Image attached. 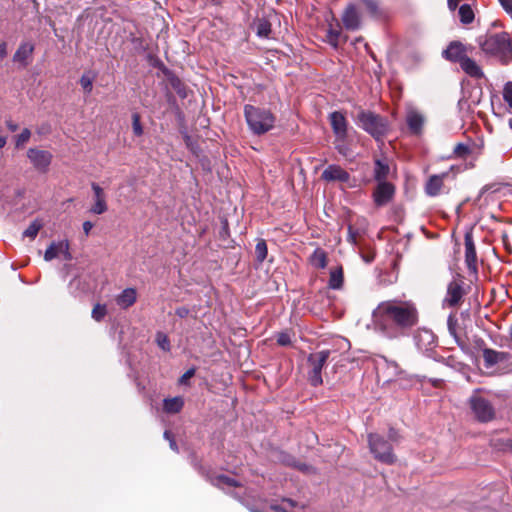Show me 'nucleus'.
Here are the masks:
<instances>
[{
  "instance_id": "4c0bfd02",
  "label": "nucleus",
  "mask_w": 512,
  "mask_h": 512,
  "mask_svg": "<svg viewBox=\"0 0 512 512\" xmlns=\"http://www.w3.org/2000/svg\"><path fill=\"white\" fill-rule=\"evenodd\" d=\"M156 342L162 350H164V351L170 350V341L166 334H164L162 332H158L156 335Z\"/></svg>"
},
{
  "instance_id": "f3484780",
  "label": "nucleus",
  "mask_w": 512,
  "mask_h": 512,
  "mask_svg": "<svg viewBox=\"0 0 512 512\" xmlns=\"http://www.w3.org/2000/svg\"><path fill=\"white\" fill-rule=\"evenodd\" d=\"M442 56L451 62L461 63L462 59L466 57L465 47L462 43L454 41L442 52Z\"/></svg>"
},
{
  "instance_id": "58836bf2",
  "label": "nucleus",
  "mask_w": 512,
  "mask_h": 512,
  "mask_svg": "<svg viewBox=\"0 0 512 512\" xmlns=\"http://www.w3.org/2000/svg\"><path fill=\"white\" fill-rule=\"evenodd\" d=\"M132 129L136 136H141L143 134V127L140 122V116L137 113L132 115Z\"/></svg>"
},
{
  "instance_id": "7c9ffc66",
  "label": "nucleus",
  "mask_w": 512,
  "mask_h": 512,
  "mask_svg": "<svg viewBox=\"0 0 512 512\" xmlns=\"http://www.w3.org/2000/svg\"><path fill=\"white\" fill-rule=\"evenodd\" d=\"M42 226L43 224L40 220H34L33 222L30 223L27 229H25V231L23 232V236L28 237L32 240L35 239Z\"/></svg>"
},
{
  "instance_id": "4d7b16f0",
  "label": "nucleus",
  "mask_w": 512,
  "mask_h": 512,
  "mask_svg": "<svg viewBox=\"0 0 512 512\" xmlns=\"http://www.w3.org/2000/svg\"><path fill=\"white\" fill-rule=\"evenodd\" d=\"M424 334L429 338H433V335L429 331H424Z\"/></svg>"
},
{
  "instance_id": "a19ab883",
  "label": "nucleus",
  "mask_w": 512,
  "mask_h": 512,
  "mask_svg": "<svg viewBox=\"0 0 512 512\" xmlns=\"http://www.w3.org/2000/svg\"><path fill=\"white\" fill-rule=\"evenodd\" d=\"M503 98L508 103L509 107L512 108V82H508L504 86Z\"/></svg>"
},
{
  "instance_id": "20e7f679",
  "label": "nucleus",
  "mask_w": 512,
  "mask_h": 512,
  "mask_svg": "<svg viewBox=\"0 0 512 512\" xmlns=\"http://www.w3.org/2000/svg\"><path fill=\"white\" fill-rule=\"evenodd\" d=\"M484 51L506 57L512 54V43L508 33H499L488 36L482 44Z\"/></svg>"
},
{
  "instance_id": "423d86ee",
  "label": "nucleus",
  "mask_w": 512,
  "mask_h": 512,
  "mask_svg": "<svg viewBox=\"0 0 512 512\" xmlns=\"http://www.w3.org/2000/svg\"><path fill=\"white\" fill-rule=\"evenodd\" d=\"M330 352L328 350H322L316 353H312L308 357V364L310 371L308 372V379L311 385L319 386L322 384L321 372L326 364Z\"/></svg>"
},
{
  "instance_id": "e433bc0d",
  "label": "nucleus",
  "mask_w": 512,
  "mask_h": 512,
  "mask_svg": "<svg viewBox=\"0 0 512 512\" xmlns=\"http://www.w3.org/2000/svg\"><path fill=\"white\" fill-rule=\"evenodd\" d=\"M359 5L364 8L368 13L375 14L377 12L378 4L376 0H358Z\"/></svg>"
},
{
  "instance_id": "3c124183",
  "label": "nucleus",
  "mask_w": 512,
  "mask_h": 512,
  "mask_svg": "<svg viewBox=\"0 0 512 512\" xmlns=\"http://www.w3.org/2000/svg\"><path fill=\"white\" fill-rule=\"evenodd\" d=\"M362 258L366 263H370L374 260V253L362 254Z\"/></svg>"
},
{
  "instance_id": "c03bdc74",
  "label": "nucleus",
  "mask_w": 512,
  "mask_h": 512,
  "mask_svg": "<svg viewBox=\"0 0 512 512\" xmlns=\"http://www.w3.org/2000/svg\"><path fill=\"white\" fill-rule=\"evenodd\" d=\"M195 375V369L191 368L187 370L179 379V383L184 385L186 384L190 378H192Z\"/></svg>"
},
{
  "instance_id": "49530a36",
  "label": "nucleus",
  "mask_w": 512,
  "mask_h": 512,
  "mask_svg": "<svg viewBox=\"0 0 512 512\" xmlns=\"http://www.w3.org/2000/svg\"><path fill=\"white\" fill-rule=\"evenodd\" d=\"M499 2L507 13L512 11V0H499Z\"/></svg>"
},
{
  "instance_id": "bb28decb",
  "label": "nucleus",
  "mask_w": 512,
  "mask_h": 512,
  "mask_svg": "<svg viewBox=\"0 0 512 512\" xmlns=\"http://www.w3.org/2000/svg\"><path fill=\"white\" fill-rule=\"evenodd\" d=\"M389 171V165L385 161L379 159L375 161L374 177L377 181L385 182L384 180L387 178Z\"/></svg>"
},
{
  "instance_id": "8fccbe9b",
  "label": "nucleus",
  "mask_w": 512,
  "mask_h": 512,
  "mask_svg": "<svg viewBox=\"0 0 512 512\" xmlns=\"http://www.w3.org/2000/svg\"><path fill=\"white\" fill-rule=\"evenodd\" d=\"M388 438L390 441L397 442L399 439L398 433L394 429L389 430Z\"/></svg>"
},
{
  "instance_id": "393cba45",
  "label": "nucleus",
  "mask_w": 512,
  "mask_h": 512,
  "mask_svg": "<svg viewBox=\"0 0 512 512\" xmlns=\"http://www.w3.org/2000/svg\"><path fill=\"white\" fill-rule=\"evenodd\" d=\"M212 484L222 490L238 487L240 484L234 479L226 475H217L212 479Z\"/></svg>"
},
{
  "instance_id": "cd10ccee",
  "label": "nucleus",
  "mask_w": 512,
  "mask_h": 512,
  "mask_svg": "<svg viewBox=\"0 0 512 512\" xmlns=\"http://www.w3.org/2000/svg\"><path fill=\"white\" fill-rule=\"evenodd\" d=\"M483 358L487 367H491L503 360V353L497 352L492 349H485L483 351Z\"/></svg>"
},
{
  "instance_id": "dca6fc26",
  "label": "nucleus",
  "mask_w": 512,
  "mask_h": 512,
  "mask_svg": "<svg viewBox=\"0 0 512 512\" xmlns=\"http://www.w3.org/2000/svg\"><path fill=\"white\" fill-rule=\"evenodd\" d=\"M465 263L469 272L473 275H477V255L473 239L470 235L465 236Z\"/></svg>"
},
{
  "instance_id": "f257e3e1",
  "label": "nucleus",
  "mask_w": 512,
  "mask_h": 512,
  "mask_svg": "<svg viewBox=\"0 0 512 512\" xmlns=\"http://www.w3.org/2000/svg\"><path fill=\"white\" fill-rule=\"evenodd\" d=\"M372 318L377 330L389 339H396L417 325L419 313L412 301L393 299L379 303Z\"/></svg>"
},
{
  "instance_id": "a878e982",
  "label": "nucleus",
  "mask_w": 512,
  "mask_h": 512,
  "mask_svg": "<svg viewBox=\"0 0 512 512\" xmlns=\"http://www.w3.org/2000/svg\"><path fill=\"white\" fill-rule=\"evenodd\" d=\"M184 406V400L181 397L164 399L163 408L167 413H178Z\"/></svg>"
},
{
  "instance_id": "1a4fd4ad",
  "label": "nucleus",
  "mask_w": 512,
  "mask_h": 512,
  "mask_svg": "<svg viewBox=\"0 0 512 512\" xmlns=\"http://www.w3.org/2000/svg\"><path fill=\"white\" fill-rule=\"evenodd\" d=\"M464 296L463 282L452 280L447 286L446 296L443 300L444 307H457Z\"/></svg>"
},
{
  "instance_id": "412c9836",
  "label": "nucleus",
  "mask_w": 512,
  "mask_h": 512,
  "mask_svg": "<svg viewBox=\"0 0 512 512\" xmlns=\"http://www.w3.org/2000/svg\"><path fill=\"white\" fill-rule=\"evenodd\" d=\"M344 26L349 30H355L360 25V17L353 5H349L342 16Z\"/></svg>"
},
{
  "instance_id": "6e6d98bb",
  "label": "nucleus",
  "mask_w": 512,
  "mask_h": 512,
  "mask_svg": "<svg viewBox=\"0 0 512 512\" xmlns=\"http://www.w3.org/2000/svg\"><path fill=\"white\" fill-rule=\"evenodd\" d=\"M164 437L170 441V440H171V438H170V432H169V431H165V433H164Z\"/></svg>"
},
{
  "instance_id": "a18cd8bd",
  "label": "nucleus",
  "mask_w": 512,
  "mask_h": 512,
  "mask_svg": "<svg viewBox=\"0 0 512 512\" xmlns=\"http://www.w3.org/2000/svg\"><path fill=\"white\" fill-rule=\"evenodd\" d=\"M8 55V45L6 42L0 43V62Z\"/></svg>"
},
{
  "instance_id": "9d476101",
  "label": "nucleus",
  "mask_w": 512,
  "mask_h": 512,
  "mask_svg": "<svg viewBox=\"0 0 512 512\" xmlns=\"http://www.w3.org/2000/svg\"><path fill=\"white\" fill-rule=\"evenodd\" d=\"M329 120L333 133L335 134L336 141H345L348 133V122L344 114L339 111L332 112L329 116Z\"/></svg>"
},
{
  "instance_id": "de8ad7c7",
  "label": "nucleus",
  "mask_w": 512,
  "mask_h": 512,
  "mask_svg": "<svg viewBox=\"0 0 512 512\" xmlns=\"http://www.w3.org/2000/svg\"><path fill=\"white\" fill-rule=\"evenodd\" d=\"M5 124L7 126V128L11 131V132H15L17 129H18V125L17 123H15L14 121H12L11 119H7L5 121Z\"/></svg>"
},
{
  "instance_id": "864d4df0",
  "label": "nucleus",
  "mask_w": 512,
  "mask_h": 512,
  "mask_svg": "<svg viewBox=\"0 0 512 512\" xmlns=\"http://www.w3.org/2000/svg\"><path fill=\"white\" fill-rule=\"evenodd\" d=\"M349 241H351L352 243L356 242L355 235L352 232V228L351 227H349Z\"/></svg>"
},
{
  "instance_id": "ddd939ff",
  "label": "nucleus",
  "mask_w": 512,
  "mask_h": 512,
  "mask_svg": "<svg viewBox=\"0 0 512 512\" xmlns=\"http://www.w3.org/2000/svg\"><path fill=\"white\" fill-rule=\"evenodd\" d=\"M59 255H63L64 259L67 261L72 259V255L70 253V244L68 240L52 242L44 253V259L45 261H51L57 258Z\"/></svg>"
},
{
  "instance_id": "c756f323",
  "label": "nucleus",
  "mask_w": 512,
  "mask_h": 512,
  "mask_svg": "<svg viewBox=\"0 0 512 512\" xmlns=\"http://www.w3.org/2000/svg\"><path fill=\"white\" fill-rule=\"evenodd\" d=\"M459 16L462 23L469 24L474 19V12L468 4H464L459 8Z\"/></svg>"
},
{
  "instance_id": "c9c22d12",
  "label": "nucleus",
  "mask_w": 512,
  "mask_h": 512,
  "mask_svg": "<svg viewBox=\"0 0 512 512\" xmlns=\"http://www.w3.org/2000/svg\"><path fill=\"white\" fill-rule=\"evenodd\" d=\"M106 314H107L106 305L98 303L93 307L91 316L95 321L100 322L103 320V318L106 316Z\"/></svg>"
},
{
  "instance_id": "79ce46f5",
  "label": "nucleus",
  "mask_w": 512,
  "mask_h": 512,
  "mask_svg": "<svg viewBox=\"0 0 512 512\" xmlns=\"http://www.w3.org/2000/svg\"><path fill=\"white\" fill-rule=\"evenodd\" d=\"M277 343L280 346H288L291 344V336L288 332H281L277 335Z\"/></svg>"
},
{
  "instance_id": "ea45409f",
  "label": "nucleus",
  "mask_w": 512,
  "mask_h": 512,
  "mask_svg": "<svg viewBox=\"0 0 512 512\" xmlns=\"http://www.w3.org/2000/svg\"><path fill=\"white\" fill-rule=\"evenodd\" d=\"M470 152L471 151H470L469 147L463 143L457 144L454 148L455 156L460 157V158L466 157L467 155L470 154Z\"/></svg>"
},
{
  "instance_id": "2eb2a0df",
  "label": "nucleus",
  "mask_w": 512,
  "mask_h": 512,
  "mask_svg": "<svg viewBox=\"0 0 512 512\" xmlns=\"http://www.w3.org/2000/svg\"><path fill=\"white\" fill-rule=\"evenodd\" d=\"M91 188L94 193V204L91 206L90 212L92 214L101 215L108 209L105 192L103 188L94 182L91 184Z\"/></svg>"
},
{
  "instance_id": "603ef678",
  "label": "nucleus",
  "mask_w": 512,
  "mask_h": 512,
  "mask_svg": "<svg viewBox=\"0 0 512 512\" xmlns=\"http://www.w3.org/2000/svg\"><path fill=\"white\" fill-rule=\"evenodd\" d=\"M458 6V0H448V7L451 10H455Z\"/></svg>"
},
{
  "instance_id": "7ed1b4c3",
  "label": "nucleus",
  "mask_w": 512,
  "mask_h": 512,
  "mask_svg": "<svg viewBox=\"0 0 512 512\" xmlns=\"http://www.w3.org/2000/svg\"><path fill=\"white\" fill-rule=\"evenodd\" d=\"M356 123L377 140L383 137L388 130L386 120L370 111H360Z\"/></svg>"
},
{
  "instance_id": "13d9d810",
  "label": "nucleus",
  "mask_w": 512,
  "mask_h": 512,
  "mask_svg": "<svg viewBox=\"0 0 512 512\" xmlns=\"http://www.w3.org/2000/svg\"><path fill=\"white\" fill-rule=\"evenodd\" d=\"M509 126L512 129V118L509 120Z\"/></svg>"
},
{
  "instance_id": "f8f14e48",
  "label": "nucleus",
  "mask_w": 512,
  "mask_h": 512,
  "mask_svg": "<svg viewBox=\"0 0 512 512\" xmlns=\"http://www.w3.org/2000/svg\"><path fill=\"white\" fill-rule=\"evenodd\" d=\"M35 45L31 41H23L13 55V62L26 68L32 61Z\"/></svg>"
},
{
  "instance_id": "6ab92c4d",
  "label": "nucleus",
  "mask_w": 512,
  "mask_h": 512,
  "mask_svg": "<svg viewBox=\"0 0 512 512\" xmlns=\"http://www.w3.org/2000/svg\"><path fill=\"white\" fill-rule=\"evenodd\" d=\"M448 176V172H444L440 175H432L429 177L426 185L425 192L429 196H437L443 186L444 179Z\"/></svg>"
},
{
  "instance_id": "0eeeda50",
  "label": "nucleus",
  "mask_w": 512,
  "mask_h": 512,
  "mask_svg": "<svg viewBox=\"0 0 512 512\" xmlns=\"http://www.w3.org/2000/svg\"><path fill=\"white\" fill-rule=\"evenodd\" d=\"M470 406L479 421L488 422L494 418L495 412L492 405L483 397L474 394L470 398Z\"/></svg>"
},
{
  "instance_id": "4be33fe9",
  "label": "nucleus",
  "mask_w": 512,
  "mask_h": 512,
  "mask_svg": "<svg viewBox=\"0 0 512 512\" xmlns=\"http://www.w3.org/2000/svg\"><path fill=\"white\" fill-rule=\"evenodd\" d=\"M270 509L275 512H304V505L291 499H283L281 503L271 505Z\"/></svg>"
},
{
  "instance_id": "4468645a",
  "label": "nucleus",
  "mask_w": 512,
  "mask_h": 512,
  "mask_svg": "<svg viewBox=\"0 0 512 512\" xmlns=\"http://www.w3.org/2000/svg\"><path fill=\"white\" fill-rule=\"evenodd\" d=\"M394 195V186L388 182H379L376 187L373 198L377 206L388 204Z\"/></svg>"
},
{
  "instance_id": "72a5a7b5",
  "label": "nucleus",
  "mask_w": 512,
  "mask_h": 512,
  "mask_svg": "<svg viewBox=\"0 0 512 512\" xmlns=\"http://www.w3.org/2000/svg\"><path fill=\"white\" fill-rule=\"evenodd\" d=\"M94 75L90 72L84 73L80 78V85L86 93H91L93 88Z\"/></svg>"
},
{
  "instance_id": "39448f33",
  "label": "nucleus",
  "mask_w": 512,
  "mask_h": 512,
  "mask_svg": "<svg viewBox=\"0 0 512 512\" xmlns=\"http://www.w3.org/2000/svg\"><path fill=\"white\" fill-rule=\"evenodd\" d=\"M368 442L374 457L385 464H393L396 460L391 444L378 434H369Z\"/></svg>"
},
{
  "instance_id": "f03ea898",
  "label": "nucleus",
  "mask_w": 512,
  "mask_h": 512,
  "mask_svg": "<svg viewBox=\"0 0 512 512\" xmlns=\"http://www.w3.org/2000/svg\"><path fill=\"white\" fill-rule=\"evenodd\" d=\"M244 114L247 124L254 134H264L274 127L275 118L269 110L246 105Z\"/></svg>"
},
{
  "instance_id": "c85d7f7f",
  "label": "nucleus",
  "mask_w": 512,
  "mask_h": 512,
  "mask_svg": "<svg viewBox=\"0 0 512 512\" xmlns=\"http://www.w3.org/2000/svg\"><path fill=\"white\" fill-rule=\"evenodd\" d=\"M343 285V270L338 267L330 272L329 287L332 289H340Z\"/></svg>"
},
{
  "instance_id": "b1692460",
  "label": "nucleus",
  "mask_w": 512,
  "mask_h": 512,
  "mask_svg": "<svg viewBox=\"0 0 512 512\" xmlns=\"http://www.w3.org/2000/svg\"><path fill=\"white\" fill-rule=\"evenodd\" d=\"M309 262L317 269H324L327 266V253L321 248H316L309 257Z\"/></svg>"
},
{
  "instance_id": "f704fd0d",
  "label": "nucleus",
  "mask_w": 512,
  "mask_h": 512,
  "mask_svg": "<svg viewBox=\"0 0 512 512\" xmlns=\"http://www.w3.org/2000/svg\"><path fill=\"white\" fill-rule=\"evenodd\" d=\"M31 138V131L28 128H24L20 134L15 136V146L17 148L23 147L26 143L29 142Z\"/></svg>"
},
{
  "instance_id": "6e6552de",
  "label": "nucleus",
  "mask_w": 512,
  "mask_h": 512,
  "mask_svg": "<svg viewBox=\"0 0 512 512\" xmlns=\"http://www.w3.org/2000/svg\"><path fill=\"white\" fill-rule=\"evenodd\" d=\"M27 158L37 171L45 173L49 169L53 156L47 150L29 148Z\"/></svg>"
},
{
  "instance_id": "37998d69",
  "label": "nucleus",
  "mask_w": 512,
  "mask_h": 512,
  "mask_svg": "<svg viewBox=\"0 0 512 512\" xmlns=\"http://www.w3.org/2000/svg\"><path fill=\"white\" fill-rule=\"evenodd\" d=\"M345 141L343 142H338L336 141L335 143V148L337 149V151L343 155V156H348L349 155V148L347 147V145L344 143Z\"/></svg>"
},
{
  "instance_id": "5fc2aeb1",
  "label": "nucleus",
  "mask_w": 512,
  "mask_h": 512,
  "mask_svg": "<svg viewBox=\"0 0 512 512\" xmlns=\"http://www.w3.org/2000/svg\"><path fill=\"white\" fill-rule=\"evenodd\" d=\"M170 447L174 450H177L176 442L173 439L170 440Z\"/></svg>"
},
{
  "instance_id": "09e8293b",
  "label": "nucleus",
  "mask_w": 512,
  "mask_h": 512,
  "mask_svg": "<svg viewBox=\"0 0 512 512\" xmlns=\"http://www.w3.org/2000/svg\"><path fill=\"white\" fill-rule=\"evenodd\" d=\"M93 226H94L93 223L90 222V221H85L83 223V231H84L86 236H88L90 234V231L93 228Z\"/></svg>"
},
{
  "instance_id": "2f4dec72",
  "label": "nucleus",
  "mask_w": 512,
  "mask_h": 512,
  "mask_svg": "<svg viewBox=\"0 0 512 512\" xmlns=\"http://www.w3.org/2000/svg\"><path fill=\"white\" fill-rule=\"evenodd\" d=\"M256 33L259 37H268L271 33V24L266 19H260L257 22Z\"/></svg>"
},
{
  "instance_id": "473e14b6",
  "label": "nucleus",
  "mask_w": 512,
  "mask_h": 512,
  "mask_svg": "<svg viewBox=\"0 0 512 512\" xmlns=\"http://www.w3.org/2000/svg\"><path fill=\"white\" fill-rule=\"evenodd\" d=\"M267 253H268L267 244H266L265 240L260 239L257 242L256 247H255V255H256L257 260L259 262H263L267 257Z\"/></svg>"
},
{
  "instance_id": "aec40b11",
  "label": "nucleus",
  "mask_w": 512,
  "mask_h": 512,
  "mask_svg": "<svg viewBox=\"0 0 512 512\" xmlns=\"http://www.w3.org/2000/svg\"><path fill=\"white\" fill-rule=\"evenodd\" d=\"M406 121L409 129L414 134H419L421 132L424 124V117L420 112L413 108L409 109L407 111Z\"/></svg>"
},
{
  "instance_id": "9b49d317",
  "label": "nucleus",
  "mask_w": 512,
  "mask_h": 512,
  "mask_svg": "<svg viewBox=\"0 0 512 512\" xmlns=\"http://www.w3.org/2000/svg\"><path fill=\"white\" fill-rule=\"evenodd\" d=\"M322 179L327 182L338 181L341 183L348 184L349 187H353L354 183H350L351 177L349 173L344 170L341 166L331 164L322 173Z\"/></svg>"
},
{
  "instance_id": "5701e85b",
  "label": "nucleus",
  "mask_w": 512,
  "mask_h": 512,
  "mask_svg": "<svg viewBox=\"0 0 512 512\" xmlns=\"http://www.w3.org/2000/svg\"><path fill=\"white\" fill-rule=\"evenodd\" d=\"M460 66H461L462 70L471 77H474V78L483 77V72H482L481 68L479 67V65L474 60H472L471 58H469L467 56L464 59H462Z\"/></svg>"
},
{
  "instance_id": "a211bd4d",
  "label": "nucleus",
  "mask_w": 512,
  "mask_h": 512,
  "mask_svg": "<svg viewBox=\"0 0 512 512\" xmlns=\"http://www.w3.org/2000/svg\"><path fill=\"white\" fill-rule=\"evenodd\" d=\"M137 300V291L135 288H126L115 298L116 304L121 309H128L133 306Z\"/></svg>"
}]
</instances>
